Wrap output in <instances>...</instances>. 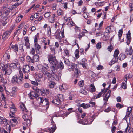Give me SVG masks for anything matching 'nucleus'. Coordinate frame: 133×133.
<instances>
[{"label":"nucleus","instance_id":"nucleus-12","mask_svg":"<svg viewBox=\"0 0 133 133\" xmlns=\"http://www.w3.org/2000/svg\"><path fill=\"white\" fill-rule=\"evenodd\" d=\"M23 72L24 74L28 73L30 71V66L28 65H25L23 66Z\"/></svg>","mask_w":133,"mask_h":133},{"label":"nucleus","instance_id":"nucleus-50","mask_svg":"<svg viewBox=\"0 0 133 133\" xmlns=\"http://www.w3.org/2000/svg\"><path fill=\"white\" fill-rule=\"evenodd\" d=\"M22 118L25 121L29 118L28 115L26 114H25L23 115L22 116Z\"/></svg>","mask_w":133,"mask_h":133},{"label":"nucleus","instance_id":"nucleus-41","mask_svg":"<svg viewBox=\"0 0 133 133\" xmlns=\"http://www.w3.org/2000/svg\"><path fill=\"white\" fill-rule=\"evenodd\" d=\"M102 94V92H101L97 95H95L94 98L95 99L101 97Z\"/></svg>","mask_w":133,"mask_h":133},{"label":"nucleus","instance_id":"nucleus-52","mask_svg":"<svg viewBox=\"0 0 133 133\" xmlns=\"http://www.w3.org/2000/svg\"><path fill=\"white\" fill-rule=\"evenodd\" d=\"M10 7L7 10L5 11V12L6 15H8L9 13L12 10V9Z\"/></svg>","mask_w":133,"mask_h":133},{"label":"nucleus","instance_id":"nucleus-61","mask_svg":"<svg viewBox=\"0 0 133 133\" xmlns=\"http://www.w3.org/2000/svg\"><path fill=\"white\" fill-rule=\"evenodd\" d=\"M64 52L66 55L68 56H69V52L67 49H65L64 50Z\"/></svg>","mask_w":133,"mask_h":133},{"label":"nucleus","instance_id":"nucleus-55","mask_svg":"<svg viewBox=\"0 0 133 133\" xmlns=\"http://www.w3.org/2000/svg\"><path fill=\"white\" fill-rule=\"evenodd\" d=\"M121 87L122 88L124 89H126L127 88V85L126 83L123 82L122 83Z\"/></svg>","mask_w":133,"mask_h":133},{"label":"nucleus","instance_id":"nucleus-3","mask_svg":"<svg viewBox=\"0 0 133 133\" xmlns=\"http://www.w3.org/2000/svg\"><path fill=\"white\" fill-rule=\"evenodd\" d=\"M19 71L20 75L19 77H18L16 75H15L13 77L11 80L12 82L14 84L16 83L21 84L22 83V79H23V74L21 71Z\"/></svg>","mask_w":133,"mask_h":133},{"label":"nucleus","instance_id":"nucleus-29","mask_svg":"<svg viewBox=\"0 0 133 133\" xmlns=\"http://www.w3.org/2000/svg\"><path fill=\"white\" fill-rule=\"evenodd\" d=\"M125 57H126L124 54L121 53L120 54L118 58L120 60L122 61L125 59Z\"/></svg>","mask_w":133,"mask_h":133},{"label":"nucleus","instance_id":"nucleus-64","mask_svg":"<svg viewBox=\"0 0 133 133\" xmlns=\"http://www.w3.org/2000/svg\"><path fill=\"white\" fill-rule=\"evenodd\" d=\"M129 7L130 9V12H132L133 10V3L130 4Z\"/></svg>","mask_w":133,"mask_h":133},{"label":"nucleus","instance_id":"nucleus-8","mask_svg":"<svg viewBox=\"0 0 133 133\" xmlns=\"http://www.w3.org/2000/svg\"><path fill=\"white\" fill-rule=\"evenodd\" d=\"M11 32L8 31H6L3 33L2 36V39L3 40H5L7 39L9 37Z\"/></svg>","mask_w":133,"mask_h":133},{"label":"nucleus","instance_id":"nucleus-38","mask_svg":"<svg viewBox=\"0 0 133 133\" xmlns=\"http://www.w3.org/2000/svg\"><path fill=\"white\" fill-rule=\"evenodd\" d=\"M50 48L51 51L52 52L53 54L55 53V47L54 45H50L49 46Z\"/></svg>","mask_w":133,"mask_h":133},{"label":"nucleus","instance_id":"nucleus-20","mask_svg":"<svg viewBox=\"0 0 133 133\" xmlns=\"http://www.w3.org/2000/svg\"><path fill=\"white\" fill-rule=\"evenodd\" d=\"M75 73L74 76L76 77H78L79 76L80 71L78 68L76 67L75 70H73Z\"/></svg>","mask_w":133,"mask_h":133},{"label":"nucleus","instance_id":"nucleus-43","mask_svg":"<svg viewBox=\"0 0 133 133\" xmlns=\"http://www.w3.org/2000/svg\"><path fill=\"white\" fill-rule=\"evenodd\" d=\"M4 58H7V61H9L10 58V55L8 54H5L3 56Z\"/></svg>","mask_w":133,"mask_h":133},{"label":"nucleus","instance_id":"nucleus-26","mask_svg":"<svg viewBox=\"0 0 133 133\" xmlns=\"http://www.w3.org/2000/svg\"><path fill=\"white\" fill-rule=\"evenodd\" d=\"M39 56L38 55L36 54L34 56L33 59L34 62V61L35 62H38L39 60Z\"/></svg>","mask_w":133,"mask_h":133},{"label":"nucleus","instance_id":"nucleus-54","mask_svg":"<svg viewBox=\"0 0 133 133\" xmlns=\"http://www.w3.org/2000/svg\"><path fill=\"white\" fill-rule=\"evenodd\" d=\"M101 43L100 42H98L96 45V48L98 49H99L101 47Z\"/></svg>","mask_w":133,"mask_h":133},{"label":"nucleus","instance_id":"nucleus-13","mask_svg":"<svg viewBox=\"0 0 133 133\" xmlns=\"http://www.w3.org/2000/svg\"><path fill=\"white\" fill-rule=\"evenodd\" d=\"M43 65L42 66V71L43 72L47 71L49 69V67L48 64L44 63Z\"/></svg>","mask_w":133,"mask_h":133},{"label":"nucleus","instance_id":"nucleus-37","mask_svg":"<svg viewBox=\"0 0 133 133\" xmlns=\"http://www.w3.org/2000/svg\"><path fill=\"white\" fill-rule=\"evenodd\" d=\"M12 72V70L10 68H8V70H6L5 72V74L8 75H10Z\"/></svg>","mask_w":133,"mask_h":133},{"label":"nucleus","instance_id":"nucleus-49","mask_svg":"<svg viewBox=\"0 0 133 133\" xmlns=\"http://www.w3.org/2000/svg\"><path fill=\"white\" fill-rule=\"evenodd\" d=\"M78 85L80 87H83L84 85V81L83 80L80 81L78 83Z\"/></svg>","mask_w":133,"mask_h":133},{"label":"nucleus","instance_id":"nucleus-27","mask_svg":"<svg viewBox=\"0 0 133 133\" xmlns=\"http://www.w3.org/2000/svg\"><path fill=\"white\" fill-rule=\"evenodd\" d=\"M22 3V2H18L14 4L13 5L10 7L11 8V9H12V10L14 9L15 8L17 7L19 5L21 4Z\"/></svg>","mask_w":133,"mask_h":133},{"label":"nucleus","instance_id":"nucleus-62","mask_svg":"<svg viewBox=\"0 0 133 133\" xmlns=\"http://www.w3.org/2000/svg\"><path fill=\"white\" fill-rule=\"evenodd\" d=\"M60 25V24L59 23L57 22H55L54 24V27L56 28H57V27H58Z\"/></svg>","mask_w":133,"mask_h":133},{"label":"nucleus","instance_id":"nucleus-32","mask_svg":"<svg viewBox=\"0 0 133 133\" xmlns=\"http://www.w3.org/2000/svg\"><path fill=\"white\" fill-rule=\"evenodd\" d=\"M34 46L35 47V49L36 50L39 51V49L41 48V46L38 43H35L34 44Z\"/></svg>","mask_w":133,"mask_h":133},{"label":"nucleus","instance_id":"nucleus-46","mask_svg":"<svg viewBox=\"0 0 133 133\" xmlns=\"http://www.w3.org/2000/svg\"><path fill=\"white\" fill-rule=\"evenodd\" d=\"M25 121H26V122H24V123H26L27 126H29L31 123V121L29 119H27L26 120H25Z\"/></svg>","mask_w":133,"mask_h":133},{"label":"nucleus","instance_id":"nucleus-6","mask_svg":"<svg viewBox=\"0 0 133 133\" xmlns=\"http://www.w3.org/2000/svg\"><path fill=\"white\" fill-rule=\"evenodd\" d=\"M87 61L85 58H83L78 63L79 65H82L83 68L85 69L87 68Z\"/></svg>","mask_w":133,"mask_h":133},{"label":"nucleus","instance_id":"nucleus-16","mask_svg":"<svg viewBox=\"0 0 133 133\" xmlns=\"http://www.w3.org/2000/svg\"><path fill=\"white\" fill-rule=\"evenodd\" d=\"M86 117L83 121V123H84V125L91 124L93 121V119H91L90 118H89V119H88Z\"/></svg>","mask_w":133,"mask_h":133},{"label":"nucleus","instance_id":"nucleus-48","mask_svg":"<svg viewBox=\"0 0 133 133\" xmlns=\"http://www.w3.org/2000/svg\"><path fill=\"white\" fill-rule=\"evenodd\" d=\"M123 33V30L121 29L118 32V36H119V40L120 39Z\"/></svg>","mask_w":133,"mask_h":133},{"label":"nucleus","instance_id":"nucleus-11","mask_svg":"<svg viewBox=\"0 0 133 133\" xmlns=\"http://www.w3.org/2000/svg\"><path fill=\"white\" fill-rule=\"evenodd\" d=\"M25 41V44L27 49H29L30 48V45L29 42V40L28 36H26L24 37Z\"/></svg>","mask_w":133,"mask_h":133},{"label":"nucleus","instance_id":"nucleus-57","mask_svg":"<svg viewBox=\"0 0 133 133\" xmlns=\"http://www.w3.org/2000/svg\"><path fill=\"white\" fill-rule=\"evenodd\" d=\"M10 95L13 97H15L16 96V92L14 91H12L10 92Z\"/></svg>","mask_w":133,"mask_h":133},{"label":"nucleus","instance_id":"nucleus-14","mask_svg":"<svg viewBox=\"0 0 133 133\" xmlns=\"http://www.w3.org/2000/svg\"><path fill=\"white\" fill-rule=\"evenodd\" d=\"M113 58L112 59L109 63V65L111 66L112 64L117 63L118 60V57L113 56Z\"/></svg>","mask_w":133,"mask_h":133},{"label":"nucleus","instance_id":"nucleus-22","mask_svg":"<svg viewBox=\"0 0 133 133\" xmlns=\"http://www.w3.org/2000/svg\"><path fill=\"white\" fill-rule=\"evenodd\" d=\"M50 128L52 130V132H50V133H53V132L55 131L56 129L55 124L54 123L51 124L50 125Z\"/></svg>","mask_w":133,"mask_h":133},{"label":"nucleus","instance_id":"nucleus-4","mask_svg":"<svg viewBox=\"0 0 133 133\" xmlns=\"http://www.w3.org/2000/svg\"><path fill=\"white\" fill-rule=\"evenodd\" d=\"M64 98L63 95L59 94L56 97H55L51 101L54 105H59L60 103V102L63 101Z\"/></svg>","mask_w":133,"mask_h":133},{"label":"nucleus","instance_id":"nucleus-33","mask_svg":"<svg viewBox=\"0 0 133 133\" xmlns=\"http://www.w3.org/2000/svg\"><path fill=\"white\" fill-rule=\"evenodd\" d=\"M91 90L90 91L91 92H94L96 90L95 87L94 86V84H92L90 85Z\"/></svg>","mask_w":133,"mask_h":133},{"label":"nucleus","instance_id":"nucleus-1","mask_svg":"<svg viewBox=\"0 0 133 133\" xmlns=\"http://www.w3.org/2000/svg\"><path fill=\"white\" fill-rule=\"evenodd\" d=\"M47 58L48 61L51 65L50 67L51 71L54 73H56L59 68L58 62L56 59L55 56L52 54L49 55L47 56Z\"/></svg>","mask_w":133,"mask_h":133},{"label":"nucleus","instance_id":"nucleus-53","mask_svg":"<svg viewBox=\"0 0 133 133\" xmlns=\"http://www.w3.org/2000/svg\"><path fill=\"white\" fill-rule=\"evenodd\" d=\"M71 66V69L73 70H74L76 68V66H77L76 65L75 63H71V65L70 66Z\"/></svg>","mask_w":133,"mask_h":133},{"label":"nucleus","instance_id":"nucleus-15","mask_svg":"<svg viewBox=\"0 0 133 133\" xmlns=\"http://www.w3.org/2000/svg\"><path fill=\"white\" fill-rule=\"evenodd\" d=\"M8 18L6 17H4L2 19H0V22L1 23L3 26H5L7 23L8 21H7Z\"/></svg>","mask_w":133,"mask_h":133},{"label":"nucleus","instance_id":"nucleus-5","mask_svg":"<svg viewBox=\"0 0 133 133\" xmlns=\"http://www.w3.org/2000/svg\"><path fill=\"white\" fill-rule=\"evenodd\" d=\"M111 92V90H109L107 93L104 94L103 95V99L105 103H106L108 101V100L110 96V94Z\"/></svg>","mask_w":133,"mask_h":133},{"label":"nucleus","instance_id":"nucleus-45","mask_svg":"<svg viewBox=\"0 0 133 133\" xmlns=\"http://www.w3.org/2000/svg\"><path fill=\"white\" fill-rule=\"evenodd\" d=\"M51 15V13L50 12L45 13L44 14V17L47 18L49 17Z\"/></svg>","mask_w":133,"mask_h":133},{"label":"nucleus","instance_id":"nucleus-47","mask_svg":"<svg viewBox=\"0 0 133 133\" xmlns=\"http://www.w3.org/2000/svg\"><path fill=\"white\" fill-rule=\"evenodd\" d=\"M63 10L60 9L58 10L57 11V14L58 16L62 15L63 14Z\"/></svg>","mask_w":133,"mask_h":133},{"label":"nucleus","instance_id":"nucleus-17","mask_svg":"<svg viewBox=\"0 0 133 133\" xmlns=\"http://www.w3.org/2000/svg\"><path fill=\"white\" fill-rule=\"evenodd\" d=\"M16 109L15 108V107L13 105L12 107H11L10 109V116H12L11 115H14L15 113L16 112ZM13 117H14L13 116Z\"/></svg>","mask_w":133,"mask_h":133},{"label":"nucleus","instance_id":"nucleus-35","mask_svg":"<svg viewBox=\"0 0 133 133\" xmlns=\"http://www.w3.org/2000/svg\"><path fill=\"white\" fill-rule=\"evenodd\" d=\"M119 53V51L118 50L116 49L114 52L113 56L118 57V55Z\"/></svg>","mask_w":133,"mask_h":133},{"label":"nucleus","instance_id":"nucleus-44","mask_svg":"<svg viewBox=\"0 0 133 133\" xmlns=\"http://www.w3.org/2000/svg\"><path fill=\"white\" fill-rule=\"evenodd\" d=\"M44 75V72L41 70L39 71L38 73V78H41L43 77V75Z\"/></svg>","mask_w":133,"mask_h":133},{"label":"nucleus","instance_id":"nucleus-9","mask_svg":"<svg viewBox=\"0 0 133 133\" xmlns=\"http://www.w3.org/2000/svg\"><path fill=\"white\" fill-rule=\"evenodd\" d=\"M125 51L126 54L127 55H131L133 52L131 46H130L129 48H126L125 50Z\"/></svg>","mask_w":133,"mask_h":133},{"label":"nucleus","instance_id":"nucleus-21","mask_svg":"<svg viewBox=\"0 0 133 133\" xmlns=\"http://www.w3.org/2000/svg\"><path fill=\"white\" fill-rule=\"evenodd\" d=\"M21 110L23 111L24 112H27L28 111L25 107V105L23 103H22L20 106Z\"/></svg>","mask_w":133,"mask_h":133},{"label":"nucleus","instance_id":"nucleus-24","mask_svg":"<svg viewBox=\"0 0 133 133\" xmlns=\"http://www.w3.org/2000/svg\"><path fill=\"white\" fill-rule=\"evenodd\" d=\"M80 106L81 107H82L84 109H86L90 107V105L89 104H85L84 103L81 104Z\"/></svg>","mask_w":133,"mask_h":133},{"label":"nucleus","instance_id":"nucleus-39","mask_svg":"<svg viewBox=\"0 0 133 133\" xmlns=\"http://www.w3.org/2000/svg\"><path fill=\"white\" fill-rule=\"evenodd\" d=\"M67 25L71 27L74 25L75 24L71 20L67 23Z\"/></svg>","mask_w":133,"mask_h":133},{"label":"nucleus","instance_id":"nucleus-42","mask_svg":"<svg viewBox=\"0 0 133 133\" xmlns=\"http://www.w3.org/2000/svg\"><path fill=\"white\" fill-rule=\"evenodd\" d=\"M26 59L29 62L33 63L34 61L32 59H31L30 57L29 56H27Z\"/></svg>","mask_w":133,"mask_h":133},{"label":"nucleus","instance_id":"nucleus-28","mask_svg":"<svg viewBox=\"0 0 133 133\" xmlns=\"http://www.w3.org/2000/svg\"><path fill=\"white\" fill-rule=\"evenodd\" d=\"M41 92L43 94L46 95L48 94L49 93V91L48 89H42L41 90Z\"/></svg>","mask_w":133,"mask_h":133},{"label":"nucleus","instance_id":"nucleus-31","mask_svg":"<svg viewBox=\"0 0 133 133\" xmlns=\"http://www.w3.org/2000/svg\"><path fill=\"white\" fill-rule=\"evenodd\" d=\"M56 83L53 81H50L49 82V86L50 88H53L55 85Z\"/></svg>","mask_w":133,"mask_h":133},{"label":"nucleus","instance_id":"nucleus-10","mask_svg":"<svg viewBox=\"0 0 133 133\" xmlns=\"http://www.w3.org/2000/svg\"><path fill=\"white\" fill-rule=\"evenodd\" d=\"M44 75L45 76V77L47 78L48 80L51 81L52 80V75L47 71L44 72Z\"/></svg>","mask_w":133,"mask_h":133},{"label":"nucleus","instance_id":"nucleus-63","mask_svg":"<svg viewBox=\"0 0 133 133\" xmlns=\"http://www.w3.org/2000/svg\"><path fill=\"white\" fill-rule=\"evenodd\" d=\"M113 49V47L111 45L109 46L107 48L108 50L110 52H111V51Z\"/></svg>","mask_w":133,"mask_h":133},{"label":"nucleus","instance_id":"nucleus-19","mask_svg":"<svg viewBox=\"0 0 133 133\" xmlns=\"http://www.w3.org/2000/svg\"><path fill=\"white\" fill-rule=\"evenodd\" d=\"M9 64H6L5 65H4L2 63L0 64V69L4 71L6 69L8 68V66Z\"/></svg>","mask_w":133,"mask_h":133},{"label":"nucleus","instance_id":"nucleus-34","mask_svg":"<svg viewBox=\"0 0 133 133\" xmlns=\"http://www.w3.org/2000/svg\"><path fill=\"white\" fill-rule=\"evenodd\" d=\"M79 51L78 49H77L75 50V56L76 59H78L79 57Z\"/></svg>","mask_w":133,"mask_h":133},{"label":"nucleus","instance_id":"nucleus-60","mask_svg":"<svg viewBox=\"0 0 133 133\" xmlns=\"http://www.w3.org/2000/svg\"><path fill=\"white\" fill-rule=\"evenodd\" d=\"M24 87L25 88H29L30 87V85L28 83H26L24 85Z\"/></svg>","mask_w":133,"mask_h":133},{"label":"nucleus","instance_id":"nucleus-51","mask_svg":"<svg viewBox=\"0 0 133 133\" xmlns=\"http://www.w3.org/2000/svg\"><path fill=\"white\" fill-rule=\"evenodd\" d=\"M47 33L48 35L50 36L51 35V29L50 26L47 27Z\"/></svg>","mask_w":133,"mask_h":133},{"label":"nucleus","instance_id":"nucleus-40","mask_svg":"<svg viewBox=\"0 0 133 133\" xmlns=\"http://www.w3.org/2000/svg\"><path fill=\"white\" fill-rule=\"evenodd\" d=\"M59 88L60 89L61 91H63L66 89L65 85L64 84L60 85L59 87Z\"/></svg>","mask_w":133,"mask_h":133},{"label":"nucleus","instance_id":"nucleus-18","mask_svg":"<svg viewBox=\"0 0 133 133\" xmlns=\"http://www.w3.org/2000/svg\"><path fill=\"white\" fill-rule=\"evenodd\" d=\"M58 76L57 75L55 74L52 76V78H54V79L52 80H54L55 79L56 81H59L61 78L62 74L61 73H59L58 74Z\"/></svg>","mask_w":133,"mask_h":133},{"label":"nucleus","instance_id":"nucleus-2","mask_svg":"<svg viewBox=\"0 0 133 133\" xmlns=\"http://www.w3.org/2000/svg\"><path fill=\"white\" fill-rule=\"evenodd\" d=\"M28 96L29 98L31 99H33L34 98H36L40 102V104L43 102L45 104V107L46 109H47L49 106V103L48 99L45 98L44 100L43 98L39 97L37 93L34 91H32L28 94Z\"/></svg>","mask_w":133,"mask_h":133},{"label":"nucleus","instance_id":"nucleus-23","mask_svg":"<svg viewBox=\"0 0 133 133\" xmlns=\"http://www.w3.org/2000/svg\"><path fill=\"white\" fill-rule=\"evenodd\" d=\"M9 66L11 68H12L14 69L20 68L19 65H17V64L13 63L10 64Z\"/></svg>","mask_w":133,"mask_h":133},{"label":"nucleus","instance_id":"nucleus-58","mask_svg":"<svg viewBox=\"0 0 133 133\" xmlns=\"http://www.w3.org/2000/svg\"><path fill=\"white\" fill-rule=\"evenodd\" d=\"M132 77V75L131 74H128L125 75V78H127L128 79L131 78Z\"/></svg>","mask_w":133,"mask_h":133},{"label":"nucleus","instance_id":"nucleus-59","mask_svg":"<svg viewBox=\"0 0 133 133\" xmlns=\"http://www.w3.org/2000/svg\"><path fill=\"white\" fill-rule=\"evenodd\" d=\"M0 133H7V132L3 128H0Z\"/></svg>","mask_w":133,"mask_h":133},{"label":"nucleus","instance_id":"nucleus-7","mask_svg":"<svg viewBox=\"0 0 133 133\" xmlns=\"http://www.w3.org/2000/svg\"><path fill=\"white\" fill-rule=\"evenodd\" d=\"M11 46L10 47V49L12 50L15 52L17 54L18 51V46L16 44L14 45H11Z\"/></svg>","mask_w":133,"mask_h":133},{"label":"nucleus","instance_id":"nucleus-56","mask_svg":"<svg viewBox=\"0 0 133 133\" xmlns=\"http://www.w3.org/2000/svg\"><path fill=\"white\" fill-rule=\"evenodd\" d=\"M79 92L84 95H86L87 94V92L83 89H81L80 90Z\"/></svg>","mask_w":133,"mask_h":133},{"label":"nucleus","instance_id":"nucleus-30","mask_svg":"<svg viewBox=\"0 0 133 133\" xmlns=\"http://www.w3.org/2000/svg\"><path fill=\"white\" fill-rule=\"evenodd\" d=\"M113 26H108L105 29V32L107 33H109L110 32L112 31V30H111V28H113Z\"/></svg>","mask_w":133,"mask_h":133},{"label":"nucleus","instance_id":"nucleus-36","mask_svg":"<svg viewBox=\"0 0 133 133\" xmlns=\"http://www.w3.org/2000/svg\"><path fill=\"white\" fill-rule=\"evenodd\" d=\"M127 39L126 43L127 45H129L131 42V37H130V36H127Z\"/></svg>","mask_w":133,"mask_h":133},{"label":"nucleus","instance_id":"nucleus-25","mask_svg":"<svg viewBox=\"0 0 133 133\" xmlns=\"http://www.w3.org/2000/svg\"><path fill=\"white\" fill-rule=\"evenodd\" d=\"M64 60V63L65 64L68 66H70L71 65V63L70 62L69 59L66 58H65V57L63 58Z\"/></svg>","mask_w":133,"mask_h":133}]
</instances>
